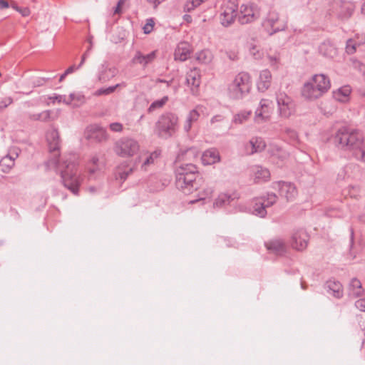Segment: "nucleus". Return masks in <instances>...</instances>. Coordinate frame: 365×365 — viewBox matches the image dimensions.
<instances>
[{
  "instance_id": "1",
  "label": "nucleus",
  "mask_w": 365,
  "mask_h": 365,
  "mask_svg": "<svg viewBox=\"0 0 365 365\" xmlns=\"http://www.w3.org/2000/svg\"><path fill=\"white\" fill-rule=\"evenodd\" d=\"M46 139L50 153L47 165L52 168L61 167V176L64 186L73 194L77 195L81 178L77 175V165L71 159L69 161L68 160L63 161L62 164L59 163L61 140L58 130L52 129L48 131Z\"/></svg>"
},
{
  "instance_id": "2",
  "label": "nucleus",
  "mask_w": 365,
  "mask_h": 365,
  "mask_svg": "<svg viewBox=\"0 0 365 365\" xmlns=\"http://www.w3.org/2000/svg\"><path fill=\"white\" fill-rule=\"evenodd\" d=\"M176 187L189 195L201 187L202 178L197 168L192 163H182L175 170Z\"/></svg>"
},
{
  "instance_id": "3",
  "label": "nucleus",
  "mask_w": 365,
  "mask_h": 365,
  "mask_svg": "<svg viewBox=\"0 0 365 365\" xmlns=\"http://www.w3.org/2000/svg\"><path fill=\"white\" fill-rule=\"evenodd\" d=\"M364 140L360 131L347 127L338 129L332 138L333 143L338 149L351 152L352 155L361 145Z\"/></svg>"
},
{
  "instance_id": "4",
  "label": "nucleus",
  "mask_w": 365,
  "mask_h": 365,
  "mask_svg": "<svg viewBox=\"0 0 365 365\" xmlns=\"http://www.w3.org/2000/svg\"><path fill=\"white\" fill-rule=\"evenodd\" d=\"M179 118L175 113L166 112L162 114L155 125V133L161 138L168 139L178 130Z\"/></svg>"
},
{
  "instance_id": "5",
  "label": "nucleus",
  "mask_w": 365,
  "mask_h": 365,
  "mask_svg": "<svg viewBox=\"0 0 365 365\" xmlns=\"http://www.w3.org/2000/svg\"><path fill=\"white\" fill-rule=\"evenodd\" d=\"M252 88V81L247 72H240L235 76L228 85V94L233 99H241L249 93Z\"/></svg>"
},
{
  "instance_id": "6",
  "label": "nucleus",
  "mask_w": 365,
  "mask_h": 365,
  "mask_svg": "<svg viewBox=\"0 0 365 365\" xmlns=\"http://www.w3.org/2000/svg\"><path fill=\"white\" fill-rule=\"evenodd\" d=\"M140 150L139 143L131 138L123 137L115 142L114 153L121 158H130L135 155Z\"/></svg>"
},
{
  "instance_id": "7",
  "label": "nucleus",
  "mask_w": 365,
  "mask_h": 365,
  "mask_svg": "<svg viewBox=\"0 0 365 365\" xmlns=\"http://www.w3.org/2000/svg\"><path fill=\"white\" fill-rule=\"evenodd\" d=\"M277 103L281 117L289 118L295 111V103L292 98L284 92L277 93Z\"/></svg>"
},
{
  "instance_id": "8",
  "label": "nucleus",
  "mask_w": 365,
  "mask_h": 365,
  "mask_svg": "<svg viewBox=\"0 0 365 365\" xmlns=\"http://www.w3.org/2000/svg\"><path fill=\"white\" fill-rule=\"evenodd\" d=\"M262 25L271 33H276L285 29L286 21L281 18L276 11L271 10L263 21Z\"/></svg>"
},
{
  "instance_id": "9",
  "label": "nucleus",
  "mask_w": 365,
  "mask_h": 365,
  "mask_svg": "<svg viewBox=\"0 0 365 365\" xmlns=\"http://www.w3.org/2000/svg\"><path fill=\"white\" fill-rule=\"evenodd\" d=\"M260 16L258 7L254 4H242L238 14V21L240 24H247L255 21Z\"/></svg>"
},
{
  "instance_id": "10",
  "label": "nucleus",
  "mask_w": 365,
  "mask_h": 365,
  "mask_svg": "<svg viewBox=\"0 0 365 365\" xmlns=\"http://www.w3.org/2000/svg\"><path fill=\"white\" fill-rule=\"evenodd\" d=\"M84 136L92 143L105 142L108 138L106 130L97 125H88L85 130Z\"/></svg>"
},
{
  "instance_id": "11",
  "label": "nucleus",
  "mask_w": 365,
  "mask_h": 365,
  "mask_svg": "<svg viewBox=\"0 0 365 365\" xmlns=\"http://www.w3.org/2000/svg\"><path fill=\"white\" fill-rule=\"evenodd\" d=\"M332 13L339 19L344 20L349 19L353 13L354 6L348 1H334L332 4Z\"/></svg>"
},
{
  "instance_id": "12",
  "label": "nucleus",
  "mask_w": 365,
  "mask_h": 365,
  "mask_svg": "<svg viewBox=\"0 0 365 365\" xmlns=\"http://www.w3.org/2000/svg\"><path fill=\"white\" fill-rule=\"evenodd\" d=\"M237 16V6L232 1H228L224 6L223 12L220 16L221 24L224 26H229L234 23Z\"/></svg>"
},
{
  "instance_id": "13",
  "label": "nucleus",
  "mask_w": 365,
  "mask_h": 365,
  "mask_svg": "<svg viewBox=\"0 0 365 365\" xmlns=\"http://www.w3.org/2000/svg\"><path fill=\"white\" fill-rule=\"evenodd\" d=\"M309 240L308 233L304 230L300 229L292 235L291 245L296 250L303 251L307 248Z\"/></svg>"
},
{
  "instance_id": "14",
  "label": "nucleus",
  "mask_w": 365,
  "mask_h": 365,
  "mask_svg": "<svg viewBox=\"0 0 365 365\" xmlns=\"http://www.w3.org/2000/svg\"><path fill=\"white\" fill-rule=\"evenodd\" d=\"M201 83L200 71L197 68L190 69L186 74V84L190 88L193 95H197L199 86Z\"/></svg>"
},
{
  "instance_id": "15",
  "label": "nucleus",
  "mask_w": 365,
  "mask_h": 365,
  "mask_svg": "<svg viewBox=\"0 0 365 365\" xmlns=\"http://www.w3.org/2000/svg\"><path fill=\"white\" fill-rule=\"evenodd\" d=\"M264 246L269 253L277 256H282L287 251L285 241L281 238L270 240L264 243Z\"/></svg>"
},
{
  "instance_id": "16",
  "label": "nucleus",
  "mask_w": 365,
  "mask_h": 365,
  "mask_svg": "<svg viewBox=\"0 0 365 365\" xmlns=\"http://www.w3.org/2000/svg\"><path fill=\"white\" fill-rule=\"evenodd\" d=\"M312 78L317 87L316 92L320 93L322 96L329 90L331 87L330 80L324 74H315Z\"/></svg>"
},
{
  "instance_id": "17",
  "label": "nucleus",
  "mask_w": 365,
  "mask_h": 365,
  "mask_svg": "<svg viewBox=\"0 0 365 365\" xmlns=\"http://www.w3.org/2000/svg\"><path fill=\"white\" fill-rule=\"evenodd\" d=\"M240 198V194L234 191L232 193H221L215 199L213 206L214 207H222L228 205H231L235 200Z\"/></svg>"
},
{
  "instance_id": "18",
  "label": "nucleus",
  "mask_w": 365,
  "mask_h": 365,
  "mask_svg": "<svg viewBox=\"0 0 365 365\" xmlns=\"http://www.w3.org/2000/svg\"><path fill=\"white\" fill-rule=\"evenodd\" d=\"M157 57V51H153L148 54L144 55L140 51H137L131 61L133 64H140L143 67L147 66L155 61Z\"/></svg>"
},
{
  "instance_id": "19",
  "label": "nucleus",
  "mask_w": 365,
  "mask_h": 365,
  "mask_svg": "<svg viewBox=\"0 0 365 365\" xmlns=\"http://www.w3.org/2000/svg\"><path fill=\"white\" fill-rule=\"evenodd\" d=\"M278 184L279 195L285 197L287 201L294 199L297 196V190L294 184L285 182H279Z\"/></svg>"
},
{
  "instance_id": "20",
  "label": "nucleus",
  "mask_w": 365,
  "mask_h": 365,
  "mask_svg": "<svg viewBox=\"0 0 365 365\" xmlns=\"http://www.w3.org/2000/svg\"><path fill=\"white\" fill-rule=\"evenodd\" d=\"M317 87L314 83L312 81V78L310 81L307 82L304 84L302 88L301 93L302 96L307 100L312 101L317 99L322 96L319 93H317Z\"/></svg>"
},
{
  "instance_id": "21",
  "label": "nucleus",
  "mask_w": 365,
  "mask_h": 365,
  "mask_svg": "<svg viewBox=\"0 0 365 365\" xmlns=\"http://www.w3.org/2000/svg\"><path fill=\"white\" fill-rule=\"evenodd\" d=\"M191 53V46L187 42H180L175 51V59L180 61H186L190 58Z\"/></svg>"
},
{
  "instance_id": "22",
  "label": "nucleus",
  "mask_w": 365,
  "mask_h": 365,
  "mask_svg": "<svg viewBox=\"0 0 365 365\" xmlns=\"http://www.w3.org/2000/svg\"><path fill=\"white\" fill-rule=\"evenodd\" d=\"M200 152L195 148H190L181 152L178 156V161L194 163L199 158Z\"/></svg>"
},
{
  "instance_id": "23",
  "label": "nucleus",
  "mask_w": 365,
  "mask_h": 365,
  "mask_svg": "<svg viewBox=\"0 0 365 365\" xmlns=\"http://www.w3.org/2000/svg\"><path fill=\"white\" fill-rule=\"evenodd\" d=\"M272 74L268 69L262 70L257 82V88L261 92L266 91L271 86Z\"/></svg>"
},
{
  "instance_id": "24",
  "label": "nucleus",
  "mask_w": 365,
  "mask_h": 365,
  "mask_svg": "<svg viewBox=\"0 0 365 365\" xmlns=\"http://www.w3.org/2000/svg\"><path fill=\"white\" fill-rule=\"evenodd\" d=\"M364 289L362 287L361 282L356 277H354L348 288V294L350 297L356 298L363 296Z\"/></svg>"
},
{
  "instance_id": "25",
  "label": "nucleus",
  "mask_w": 365,
  "mask_h": 365,
  "mask_svg": "<svg viewBox=\"0 0 365 365\" xmlns=\"http://www.w3.org/2000/svg\"><path fill=\"white\" fill-rule=\"evenodd\" d=\"M329 294H332L334 297L339 299L343 296V287L339 281L329 280L324 285Z\"/></svg>"
},
{
  "instance_id": "26",
  "label": "nucleus",
  "mask_w": 365,
  "mask_h": 365,
  "mask_svg": "<svg viewBox=\"0 0 365 365\" xmlns=\"http://www.w3.org/2000/svg\"><path fill=\"white\" fill-rule=\"evenodd\" d=\"M201 159L204 165H212L220 161V153L217 150L211 148L203 153Z\"/></svg>"
},
{
  "instance_id": "27",
  "label": "nucleus",
  "mask_w": 365,
  "mask_h": 365,
  "mask_svg": "<svg viewBox=\"0 0 365 365\" xmlns=\"http://www.w3.org/2000/svg\"><path fill=\"white\" fill-rule=\"evenodd\" d=\"M118 73V69L115 67H104L98 74V81L101 83H106L114 78Z\"/></svg>"
},
{
  "instance_id": "28",
  "label": "nucleus",
  "mask_w": 365,
  "mask_h": 365,
  "mask_svg": "<svg viewBox=\"0 0 365 365\" xmlns=\"http://www.w3.org/2000/svg\"><path fill=\"white\" fill-rule=\"evenodd\" d=\"M269 103L268 100L262 99L260 101V108L256 110V120L262 119L265 120L269 118L270 110H269Z\"/></svg>"
},
{
  "instance_id": "29",
  "label": "nucleus",
  "mask_w": 365,
  "mask_h": 365,
  "mask_svg": "<svg viewBox=\"0 0 365 365\" xmlns=\"http://www.w3.org/2000/svg\"><path fill=\"white\" fill-rule=\"evenodd\" d=\"M17 156L18 153H16L15 156L8 154L3 157L0 160V170L4 173H9L14 166V160Z\"/></svg>"
},
{
  "instance_id": "30",
  "label": "nucleus",
  "mask_w": 365,
  "mask_h": 365,
  "mask_svg": "<svg viewBox=\"0 0 365 365\" xmlns=\"http://www.w3.org/2000/svg\"><path fill=\"white\" fill-rule=\"evenodd\" d=\"M265 202L262 201V198H256L252 207V213L260 217H264L267 215Z\"/></svg>"
},
{
  "instance_id": "31",
  "label": "nucleus",
  "mask_w": 365,
  "mask_h": 365,
  "mask_svg": "<svg viewBox=\"0 0 365 365\" xmlns=\"http://www.w3.org/2000/svg\"><path fill=\"white\" fill-rule=\"evenodd\" d=\"M200 117V113L196 109H192L190 111L186 120L183 125V129L186 133H188L193 123L196 122Z\"/></svg>"
},
{
  "instance_id": "32",
  "label": "nucleus",
  "mask_w": 365,
  "mask_h": 365,
  "mask_svg": "<svg viewBox=\"0 0 365 365\" xmlns=\"http://www.w3.org/2000/svg\"><path fill=\"white\" fill-rule=\"evenodd\" d=\"M127 86V83L125 81H123L120 83L115 84V86H109L108 88H101L96 91L95 95L96 96H108L118 88H125Z\"/></svg>"
},
{
  "instance_id": "33",
  "label": "nucleus",
  "mask_w": 365,
  "mask_h": 365,
  "mask_svg": "<svg viewBox=\"0 0 365 365\" xmlns=\"http://www.w3.org/2000/svg\"><path fill=\"white\" fill-rule=\"evenodd\" d=\"M270 178L269 171L262 167H257L255 171V182L258 183L260 182H265Z\"/></svg>"
},
{
  "instance_id": "34",
  "label": "nucleus",
  "mask_w": 365,
  "mask_h": 365,
  "mask_svg": "<svg viewBox=\"0 0 365 365\" xmlns=\"http://www.w3.org/2000/svg\"><path fill=\"white\" fill-rule=\"evenodd\" d=\"M249 145H250L252 150L251 153H257L262 151L266 145L264 141L261 138H252L250 142Z\"/></svg>"
},
{
  "instance_id": "35",
  "label": "nucleus",
  "mask_w": 365,
  "mask_h": 365,
  "mask_svg": "<svg viewBox=\"0 0 365 365\" xmlns=\"http://www.w3.org/2000/svg\"><path fill=\"white\" fill-rule=\"evenodd\" d=\"M351 89L349 86H345L340 88L336 92L334 93V98L340 102H344L350 95Z\"/></svg>"
},
{
  "instance_id": "36",
  "label": "nucleus",
  "mask_w": 365,
  "mask_h": 365,
  "mask_svg": "<svg viewBox=\"0 0 365 365\" xmlns=\"http://www.w3.org/2000/svg\"><path fill=\"white\" fill-rule=\"evenodd\" d=\"M160 155V150H155L146 156L142 163L141 168L144 170H147V168L154 164L155 160Z\"/></svg>"
},
{
  "instance_id": "37",
  "label": "nucleus",
  "mask_w": 365,
  "mask_h": 365,
  "mask_svg": "<svg viewBox=\"0 0 365 365\" xmlns=\"http://www.w3.org/2000/svg\"><path fill=\"white\" fill-rule=\"evenodd\" d=\"M320 52L325 56L333 58L336 55L337 50L331 44L324 43L320 46Z\"/></svg>"
},
{
  "instance_id": "38",
  "label": "nucleus",
  "mask_w": 365,
  "mask_h": 365,
  "mask_svg": "<svg viewBox=\"0 0 365 365\" xmlns=\"http://www.w3.org/2000/svg\"><path fill=\"white\" fill-rule=\"evenodd\" d=\"M212 59V54L208 49L202 50L196 53V60L201 63H208Z\"/></svg>"
},
{
  "instance_id": "39",
  "label": "nucleus",
  "mask_w": 365,
  "mask_h": 365,
  "mask_svg": "<svg viewBox=\"0 0 365 365\" xmlns=\"http://www.w3.org/2000/svg\"><path fill=\"white\" fill-rule=\"evenodd\" d=\"M168 101V97L167 96L163 97L160 100H157V101H153L150 104L149 108H148V113H153L154 110H155L157 109L162 108L166 104V103Z\"/></svg>"
},
{
  "instance_id": "40",
  "label": "nucleus",
  "mask_w": 365,
  "mask_h": 365,
  "mask_svg": "<svg viewBox=\"0 0 365 365\" xmlns=\"http://www.w3.org/2000/svg\"><path fill=\"white\" fill-rule=\"evenodd\" d=\"M133 168H128L125 165H121L117 168V177L125 180L128 176L133 173Z\"/></svg>"
},
{
  "instance_id": "41",
  "label": "nucleus",
  "mask_w": 365,
  "mask_h": 365,
  "mask_svg": "<svg viewBox=\"0 0 365 365\" xmlns=\"http://www.w3.org/2000/svg\"><path fill=\"white\" fill-rule=\"evenodd\" d=\"M364 41L356 42L354 38H349L346 41V52L348 54H353L356 52L357 46L363 43Z\"/></svg>"
},
{
  "instance_id": "42",
  "label": "nucleus",
  "mask_w": 365,
  "mask_h": 365,
  "mask_svg": "<svg viewBox=\"0 0 365 365\" xmlns=\"http://www.w3.org/2000/svg\"><path fill=\"white\" fill-rule=\"evenodd\" d=\"M353 156L357 159L365 163V142L364 140L361 143V145L356 150V151L354 153Z\"/></svg>"
},
{
  "instance_id": "43",
  "label": "nucleus",
  "mask_w": 365,
  "mask_h": 365,
  "mask_svg": "<svg viewBox=\"0 0 365 365\" xmlns=\"http://www.w3.org/2000/svg\"><path fill=\"white\" fill-rule=\"evenodd\" d=\"M251 115V111H242L237 114H236L234 117V122L235 123H242L244 121L247 120Z\"/></svg>"
},
{
  "instance_id": "44",
  "label": "nucleus",
  "mask_w": 365,
  "mask_h": 365,
  "mask_svg": "<svg viewBox=\"0 0 365 365\" xmlns=\"http://www.w3.org/2000/svg\"><path fill=\"white\" fill-rule=\"evenodd\" d=\"M262 198V201L265 202L266 207L273 205L277 200V196L274 193H268L267 199Z\"/></svg>"
},
{
  "instance_id": "45",
  "label": "nucleus",
  "mask_w": 365,
  "mask_h": 365,
  "mask_svg": "<svg viewBox=\"0 0 365 365\" xmlns=\"http://www.w3.org/2000/svg\"><path fill=\"white\" fill-rule=\"evenodd\" d=\"M11 6L16 10L17 11H19V13H21V14L23 16H28L29 14H30V10L28 7H24V8H20L19 7L16 3L14 1H11Z\"/></svg>"
},
{
  "instance_id": "46",
  "label": "nucleus",
  "mask_w": 365,
  "mask_h": 365,
  "mask_svg": "<svg viewBox=\"0 0 365 365\" xmlns=\"http://www.w3.org/2000/svg\"><path fill=\"white\" fill-rule=\"evenodd\" d=\"M154 25L155 23L153 19H147L146 24L143 26L144 33L146 34H150L153 30Z\"/></svg>"
},
{
  "instance_id": "47",
  "label": "nucleus",
  "mask_w": 365,
  "mask_h": 365,
  "mask_svg": "<svg viewBox=\"0 0 365 365\" xmlns=\"http://www.w3.org/2000/svg\"><path fill=\"white\" fill-rule=\"evenodd\" d=\"M13 103V99L11 97H7L0 101V112L4 108H7Z\"/></svg>"
},
{
  "instance_id": "48",
  "label": "nucleus",
  "mask_w": 365,
  "mask_h": 365,
  "mask_svg": "<svg viewBox=\"0 0 365 365\" xmlns=\"http://www.w3.org/2000/svg\"><path fill=\"white\" fill-rule=\"evenodd\" d=\"M110 129L113 132H121L123 130V126L120 123H112L109 125Z\"/></svg>"
},
{
  "instance_id": "49",
  "label": "nucleus",
  "mask_w": 365,
  "mask_h": 365,
  "mask_svg": "<svg viewBox=\"0 0 365 365\" xmlns=\"http://www.w3.org/2000/svg\"><path fill=\"white\" fill-rule=\"evenodd\" d=\"M355 307L361 312H365V299H360L356 301Z\"/></svg>"
},
{
  "instance_id": "50",
  "label": "nucleus",
  "mask_w": 365,
  "mask_h": 365,
  "mask_svg": "<svg viewBox=\"0 0 365 365\" xmlns=\"http://www.w3.org/2000/svg\"><path fill=\"white\" fill-rule=\"evenodd\" d=\"M51 110H44L40 114V118L41 121H48L51 118Z\"/></svg>"
},
{
  "instance_id": "51",
  "label": "nucleus",
  "mask_w": 365,
  "mask_h": 365,
  "mask_svg": "<svg viewBox=\"0 0 365 365\" xmlns=\"http://www.w3.org/2000/svg\"><path fill=\"white\" fill-rule=\"evenodd\" d=\"M213 191L214 190H213L212 187H208L205 188L203 190V197H200V199L202 200V199H205L206 197L211 196Z\"/></svg>"
},
{
  "instance_id": "52",
  "label": "nucleus",
  "mask_w": 365,
  "mask_h": 365,
  "mask_svg": "<svg viewBox=\"0 0 365 365\" xmlns=\"http://www.w3.org/2000/svg\"><path fill=\"white\" fill-rule=\"evenodd\" d=\"M11 1L13 0H0V9H7L11 6Z\"/></svg>"
},
{
  "instance_id": "53",
  "label": "nucleus",
  "mask_w": 365,
  "mask_h": 365,
  "mask_svg": "<svg viewBox=\"0 0 365 365\" xmlns=\"http://www.w3.org/2000/svg\"><path fill=\"white\" fill-rule=\"evenodd\" d=\"M224 120V117L222 115H216L213 116L210 120L212 124L215 123H220Z\"/></svg>"
},
{
  "instance_id": "54",
  "label": "nucleus",
  "mask_w": 365,
  "mask_h": 365,
  "mask_svg": "<svg viewBox=\"0 0 365 365\" xmlns=\"http://www.w3.org/2000/svg\"><path fill=\"white\" fill-rule=\"evenodd\" d=\"M99 170V166H95L93 165H88V170L90 175H93L96 171Z\"/></svg>"
},
{
  "instance_id": "55",
  "label": "nucleus",
  "mask_w": 365,
  "mask_h": 365,
  "mask_svg": "<svg viewBox=\"0 0 365 365\" xmlns=\"http://www.w3.org/2000/svg\"><path fill=\"white\" fill-rule=\"evenodd\" d=\"M98 162H99V158L98 156L96 155H94L91 158L88 165H95V166H98Z\"/></svg>"
},
{
  "instance_id": "56",
  "label": "nucleus",
  "mask_w": 365,
  "mask_h": 365,
  "mask_svg": "<svg viewBox=\"0 0 365 365\" xmlns=\"http://www.w3.org/2000/svg\"><path fill=\"white\" fill-rule=\"evenodd\" d=\"M163 0H147V1L153 5L155 8L159 5Z\"/></svg>"
},
{
  "instance_id": "57",
  "label": "nucleus",
  "mask_w": 365,
  "mask_h": 365,
  "mask_svg": "<svg viewBox=\"0 0 365 365\" xmlns=\"http://www.w3.org/2000/svg\"><path fill=\"white\" fill-rule=\"evenodd\" d=\"M90 49H91V48H88V50L83 54V56H82V58H81V63H80V64L78 66V68H80V67H81V66L84 63L85 60H86V56H87L88 53V51H89V50H90Z\"/></svg>"
},
{
  "instance_id": "58",
  "label": "nucleus",
  "mask_w": 365,
  "mask_h": 365,
  "mask_svg": "<svg viewBox=\"0 0 365 365\" xmlns=\"http://www.w3.org/2000/svg\"><path fill=\"white\" fill-rule=\"evenodd\" d=\"M77 68H78V67H76H76H75V66H71L68 67V68L66 70L65 73H66V74H67V75H68V74H69V73H73V71H74L75 69H77Z\"/></svg>"
},
{
  "instance_id": "59",
  "label": "nucleus",
  "mask_w": 365,
  "mask_h": 365,
  "mask_svg": "<svg viewBox=\"0 0 365 365\" xmlns=\"http://www.w3.org/2000/svg\"><path fill=\"white\" fill-rule=\"evenodd\" d=\"M123 3V0H120L116 6V8L115 9V13L118 14L120 11V6L121 4Z\"/></svg>"
},
{
  "instance_id": "60",
  "label": "nucleus",
  "mask_w": 365,
  "mask_h": 365,
  "mask_svg": "<svg viewBox=\"0 0 365 365\" xmlns=\"http://www.w3.org/2000/svg\"><path fill=\"white\" fill-rule=\"evenodd\" d=\"M30 118L34 120H41L40 114L39 113L34 114V115H31Z\"/></svg>"
},
{
  "instance_id": "61",
  "label": "nucleus",
  "mask_w": 365,
  "mask_h": 365,
  "mask_svg": "<svg viewBox=\"0 0 365 365\" xmlns=\"http://www.w3.org/2000/svg\"><path fill=\"white\" fill-rule=\"evenodd\" d=\"M269 63L272 64L274 63H277V58L276 57H269Z\"/></svg>"
},
{
  "instance_id": "62",
  "label": "nucleus",
  "mask_w": 365,
  "mask_h": 365,
  "mask_svg": "<svg viewBox=\"0 0 365 365\" xmlns=\"http://www.w3.org/2000/svg\"><path fill=\"white\" fill-rule=\"evenodd\" d=\"M184 19L188 22L191 21V16L190 15L185 14Z\"/></svg>"
},
{
  "instance_id": "63",
  "label": "nucleus",
  "mask_w": 365,
  "mask_h": 365,
  "mask_svg": "<svg viewBox=\"0 0 365 365\" xmlns=\"http://www.w3.org/2000/svg\"><path fill=\"white\" fill-rule=\"evenodd\" d=\"M67 76V74H66V73L64 72L61 76H60V78H59V81L61 82L64 78L65 77Z\"/></svg>"
},
{
  "instance_id": "64",
  "label": "nucleus",
  "mask_w": 365,
  "mask_h": 365,
  "mask_svg": "<svg viewBox=\"0 0 365 365\" xmlns=\"http://www.w3.org/2000/svg\"><path fill=\"white\" fill-rule=\"evenodd\" d=\"M361 11H362V13L365 14V1L361 6Z\"/></svg>"
}]
</instances>
